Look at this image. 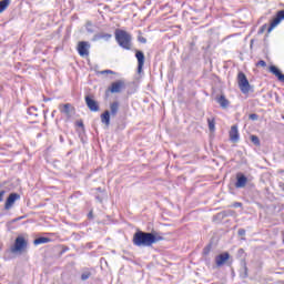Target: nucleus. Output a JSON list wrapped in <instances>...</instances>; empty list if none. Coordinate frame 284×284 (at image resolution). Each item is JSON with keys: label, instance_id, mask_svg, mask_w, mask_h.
<instances>
[{"label": "nucleus", "instance_id": "nucleus-1", "mask_svg": "<svg viewBox=\"0 0 284 284\" xmlns=\"http://www.w3.org/2000/svg\"><path fill=\"white\" fill-rule=\"evenodd\" d=\"M159 241H163V236L154 231H136L133 234V245H135L136 247H152V245H154V243H159Z\"/></svg>", "mask_w": 284, "mask_h": 284}, {"label": "nucleus", "instance_id": "nucleus-2", "mask_svg": "<svg viewBox=\"0 0 284 284\" xmlns=\"http://www.w3.org/2000/svg\"><path fill=\"white\" fill-rule=\"evenodd\" d=\"M114 34L115 41L120 48H123V50H132V34L121 29H116Z\"/></svg>", "mask_w": 284, "mask_h": 284}, {"label": "nucleus", "instance_id": "nucleus-3", "mask_svg": "<svg viewBox=\"0 0 284 284\" xmlns=\"http://www.w3.org/2000/svg\"><path fill=\"white\" fill-rule=\"evenodd\" d=\"M28 250V241L23 236H18L14 241V244L11 246V253L17 254Z\"/></svg>", "mask_w": 284, "mask_h": 284}, {"label": "nucleus", "instance_id": "nucleus-4", "mask_svg": "<svg viewBox=\"0 0 284 284\" xmlns=\"http://www.w3.org/2000/svg\"><path fill=\"white\" fill-rule=\"evenodd\" d=\"M237 81H239V88L243 94H248L250 93V81L247 80V77L245 73L240 72L237 75Z\"/></svg>", "mask_w": 284, "mask_h": 284}, {"label": "nucleus", "instance_id": "nucleus-5", "mask_svg": "<svg viewBox=\"0 0 284 284\" xmlns=\"http://www.w3.org/2000/svg\"><path fill=\"white\" fill-rule=\"evenodd\" d=\"M125 90V80H118L109 87V92L111 94H119Z\"/></svg>", "mask_w": 284, "mask_h": 284}, {"label": "nucleus", "instance_id": "nucleus-6", "mask_svg": "<svg viewBox=\"0 0 284 284\" xmlns=\"http://www.w3.org/2000/svg\"><path fill=\"white\" fill-rule=\"evenodd\" d=\"M17 201H21V195L19 193H10L6 200L4 210H12Z\"/></svg>", "mask_w": 284, "mask_h": 284}, {"label": "nucleus", "instance_id": "nucleus-7", "mask_svg": "<svg viewBox=\"0 0 284 284\" xmlns=\"http://www.w3.org/2000/svg\"><path fill=\"white\" fill-rule=\"evenodd\" d=\"M84 101L91 112H99V102L94 100V95H85Z\"/></svg>", "mask_w": 284, "mask_h": 284}, {"label": "nucleus", "instance_id": "nucleus-8", "mask_svg": "<svg viewBox=\"0 0 284 284\" xmlns=\"http://www.w3.org/2000/svg\"><path fill=\"white\" fill-rule=\"evenodd\" d=\"M283 20H284V10H280L277 11L276 16L272 19L271 24L267 29V32H272V30L276 28V26H278V23H281V21Z\"/></svg>", "mask_w": 284, "mask_h": 284}, {"label": "nucleus", "instance_id": "nucleus-9", "mask_svg": "<svg viewBox=\"0 0 284 284\" xmlns=\"http://www.w3.org/2000/svg\"><path fill=\"white\" fill-rule=\"evenodd\" d=\"M80 57H90V42L81 41L78 44Z\"/></svg>", "mask_w": 284, "mask_h": 284}, {"label": "nucleus", "instance_id": "nucleus-10", "mask_svg": "<svg viewBox=\"0 0 284 284\" xmlns=\"http://www.w3.org/2000/svg\"><path fill=\"white\" fill-rule=\"evenodd\" d=\"M135 58L138 60V74H141V72H143V65H145V53L136 50Z\"/></svg>", "mask_w": 284, "mask_h": 284}, {"label": "nucleus", "instance_id": "nucleus-11", "mask_svg": "<svg viewBox=\"0 0 284 284\" xmlns=\"http://www.w3.org/2000/svg\"><path fill=\"white\" fill-rule=\"evenodd\" d=\"M247 185V176L243 173H237L236 174V182H235V187L237 190H241Z\"/></svg>", "mask_w": 284, "mask_h": 284}, {"label": "nucleus", "instance_id": "nucleus-12", "mask_svg": "<svg viewBox=\"0 0 284 284\" xmlns=\"http://www.w3.org/2000/svg\"><path fill=\"white\" fill-rule=\"evenodd\" d=\"M230 261V253L225 252L215 257V263L217 267H222V265H225Z\"/></svg>", "mask_w": 284, "mask_h": 284}, {"label": "nucleus", "instance_id": "nucleus-13", "mask_svg": "<svg viewBox=\"0 0 284 284\" xmlns=\"http://www.w3.org/2000/svg\"><path fill=\"white\" fill-rule=\"evenodd\" d=\"M239 126L233 125L230 130V140L232 141V143H239Z\"/></svg>", "mask_w": 284, "mask_h": 284}, {"label": "nucleus", "instance_id": "nucleus-14", "mask_svg": "<svg viewBox=\"0 0 284 284\" xmlns=\"http://www.w3.org/2000/svg\"><path fill=\"white\" fill-rule=\"evenodd\" d=\"M270 72H272V74H274L278 79V81H282V83H284V74L283 72H281L280 69L276 68V65H271Z\"/></svg>", "mask_w": 284, "mask_h": 284}, {"label": "nucleus", "instance_id": "nucleus-15", "mask_svg": "<svg viewBox=\"0 0 284 284\" xmlns=\"http://www.w3.org/2000/svg\"><path fill=\"white\" fill-rule=\"evenodd\" d=\"M101 39L104 41H110L112 39V34L100 32L93 36V41H101Z\"/></svg>", "mask_w": 284, "mask_h": 284}, {"label": "nucleus", "instance_id": "nucleus-16", "mask_svg": "<svg viewBox=\"0 0 284 284\" xmlns=\"http://www.w3.org/2000/svg\"><path fill=\"white\" fill-rule=\"evenodd\" d=\"M219 105L221 108H223V110L230 108V100H226L225 99V95H220L217 99H216Z\"/></svg>", "mask_w": 284, "mask_h": 284}, {"label": "nucleus", "instance_id": "nucleus-17", "mask_svg": "<svg viewBox=\"0 0 284 284\" xmlns=\"http://www.w3.org/2000/svg\"><path fill=\"white\" fill-rule=\"evenodd\" d=\"M70 108H72V105L70 103L67 104H60L59 105V110L62 114H65L67 116H70Z\"/></svg>", "mask_w": 284, "mask_h": 284}, {"label": "nucleus", "instance_id": "nucleus-18", "mask_svg": "<svg viewBox=\"0 0 284 284\" xmlns=\"http://www.w3.org/2000/svg\"><path fill=\"white\" fill-rule=\"evenodd\" d=\"M101 122L106 125V128H110V111H104L101 114Z\"/></svg>", "mask_w": 284, "mask_h": 284}, {"label": "nucleus", "instance_id": "nucleus-19", "mask_svg": "<svg viewBox=\"0 0 284 284\" xmlns=\"http://www.w3.org/2000/svg\"><path fill=\"white\" fill-rule=\"evenodd\" d=\"M110 112H111V116H115L116 114H119V102H112L110 104Z\"/></svg>", "mask_w": 284, "mask_h": 284}, {"label": "nucleus", "instance_id": "nucleus-20", "mask_svg": "<svg viewBox=\"0 0 284 284\" xmlns=\"http://www.w3.org/2000/svg\"><path fill=\"white\" fill-rule=\"evenodd\" d=\"M50 239L49 237H38L33 241L34 245H43L45 243H50Z\"/></svg>", "mask_w": 284, "mask_h": 284}, {"label": "nucleus", "instance_id": "nucleus-21", "mask_svg": "<svg viewBox=\"0 0 284 284\" xmlns=\"http://www.w3.org/2000/svg\"><path fill=\"white\" fill-rule=\"evenodd\" d=\"M10 6V0H2L0 1V14L4 12V10Z\"/></svg>", "mask_w": 284, "mask_h": 284}, {"label": "nucleus", "instance_id": "nucleus-22", "mask_svg": "<svg viewBox=\"0 0 284 284\" xmlns=\"http://www.w3.org/2000/svg\"><path fill=\"white\" fill-rule=\"evenodd\" d=\"M27 112L30 116H38L36 106H30Z\"/></svg>", "mask_w": 284, "mask_h": 284}, {"label": "nucleus", "instance_id": "nucleus-23", "mask_svg": "<svg viewBox=\"0 0 284 284\" xmlns=\"http://www.w3.org/2000/svg\"><path fill=\"white\" fill-rule=\"evenodd\" d=\"M207 123H209V130L211 132H214L215 130V122H214V119H207Z\"/></svg>", "mask_w": 284, "mask_h": 284}, {"label": "nucleus", "instance_id": "nucleus-24", "mask_svg": "<svg viewBox=\"0 0 284 284\" xmlns=\"http://www.w3.org/2000/svg\"><path fill=\"white\" fill-rule=\"evenodd\" d=\"M90 276H92V273H90V271H85L81 274V281H88Z\"/></svg>", "mask_w": 284, "mask_h": 284}, {"label": "nucleus", "instance_id": "nucleus-25", "mask_svg": "<svg viewBox=\"0 0 284 284\" xmlns=\"http://www.w3.org/2000/svg\"><path fill=\"white\" fill-rule=\"evenodd\" d=\"M251 141L254 145H261V140L256 135H251Z\"/></svg>", "mask_w": 284, "mask_h": 284}, {"label": "nucleus", "instance_id": "nucleus-26", "mask_svg": "<svg viewBox=\"0 0 284 284\" xmlns=\"http://www.w3.org/2000/svg\"><path fill=\"white\" fill-rule=\"evenodd\" d=\"M256 67H257V68H267V62H265L264 60H260V61L256 63Z\"/></svg>", "mask_w": 284, "mask_h": 284}, {"label": "nucleus", "instance_id": "nucleus-27", "mask_svg": "<svg viewBox=\"0 0 284 284\" xmlns=\"http://www.w3.org/2000/svg\"><path fill=\"white\" fill-rule=\"evenodd\" d=\"M248 119H250L251 121H258V114L252 113V114L248 115Z\"/></svg>", "mask_w": 284, "mask_h": 284}, {"label": "nucleus", "instance_id": "nucleus-28", "mask_svg": "<svg viewBox=\"0 0 284 284\" xmlns=\"http://www.w3.org/2000/svg\"><path fill=\"white\" fill-rule=\"evenodd\" d=\"M3 196H6V190L0 191V203H3Z\"/></svg>", "mask_w": 284, "mask_h": 284}, {"label": "nucleus", "instance_id": "nucleus-29", "mask_svg": "<svg viewBox=\"0 0 284 284\" xmlns=\"http://www.w3.org/2000/svg\"><path fill=\"white\" fill-rule=\"evenodd\" d=\"M91 26H92V22L87 23V32H90V33L94 32V30L90 29Z\"/></svg>", "mask_w": 284, "mask_h": 284}, {"label": "nucleus", "instance_id": "nucleus-30", "mask_svg": "<svg viewBox=\"0 0 284 284\" xmlns=\"http://www.w3.org/2000/svg\"><path fill=\"white\" fill-rule=\"evenodd\" d=\"M138 41L140 43H148V39H145V38L141 37V36L138 38Z\"/></svg>", "mask_w": 284, "mask_h": 284}, {"label": "nucleus", "instance_id": "nucleus-31", "mask_svg": "<svg viewBox=\"0 0 284 284\" xmlns=\"http://www.w3.org/2000/svg\"><path fill=\"white\" fill-rule=\"evenodd\" d=\"M239 236H245V229H240L237 231Z\"/></svg>", "mask_w": 284, "mask_h": 284}, {"label": "nucleus", "instance_id": "nucleus-32", "mask_svg": "<svg viewBox=\"0 0 284 284\" xmlns=\"http://www.w3.org/2000/svg\"><path fill=\"white\" fill-rule=\"evenodd\" d=\"M101 74H114V71H112V70H104V71H101Z\"/></svg>", "mask_w": 284, "mask_h": 284}, {"label": "nucleus", "instance_id": "nucleus-33", "mask_svg": "<svg viewBox=\"0 0 284 284\" xmlns=\"http://www.w3.org/2000/svg\"><path fill=\"white\" fill-rule=\"evenodd\" d=\"M95 199L99 201V203H103V197H101V195H97Z\"/></svg>", "mask_w": 284, "mask_h": 284}, {"label": "nucleus", "instance_id": "nucleus-34", "mask_svg": "<svg viewBox=\"0 0 284 284\" xmlns=\"http://www.w3.org/2000/svg\"><path fill=\"white\" fill-rule=\"evenodd\" d=\"M241 202H237V203H235V204H233V207H241Z\"/></svg>", "mask_w": 284, "mask_h": 284}, {"label": "nucleus", "instance_id": "nucleus-35", "mask_svg": "<svg viewBox=\"0 0 284 284\" xmlns=\"http://www.w3.org/2000/svg\"><path fill=\"white\" fill-rule=\"evenodd\" d=\"M79 128H83V122L78 123Z\"/></svg>", "mask_w": 284, "mask_h": 284}, {"label": "nucleus", "instance_id": "nucleus-36", "mask_svg": "<svg viewBox=\"0 0 284 284\" xmlns=\"http://www.w3.org/2000/svg\"><path fill=\"white\" fill-rule=\"evenodd\" d=\"M17 221H21V217L14 219L13 223H17Z\"/></svg>", "mask_w": 284, "mask_h": 284}, {"label": "nucleus", "instance_id": "nucleus-37", "mask_svg": "<svg viewBox=\"0 0 284 284\" xmlns=\"http://www.w3.org/2000/svg\"><path fill=\"white\" fill-rule=\"evenodd\" d=\"M210 252V248H204V254H207Z\"/></svg>", "mask_w": 284, "mask_h": 284}, {"label": "nucleus", "instance_id": "nucleus-38", "mask_svg": "<svg viewBox=\"0 0 284 284\" xmlns=\"http://www.w3.org/2000/svg\"><path fill=\"white\" fill-rule=\"evenodd\" d=\"M89 217H92V212L89 213Z\"/></svg>", "mask_w": 284, "mask_h": 284}, {"label": "nucleus", "instance_id": "nucleus-39", "mask_svg": "<svg viewBox=\"0 0 284 284\" xmlns=\"http://www.w3.org/2000/svg\"><path fill=\"white\" fill-rule=\"evenodd\" d=\"M54 112H57V111H53V112H52V116H54Z\"/></svg>", "mask_w": 284, "mask_h": 284}, {"label": "nucleus", "instance_id": "nucleus-40", "mask_svg": "<svg viewBox=\"0 0 284 284\" xmlns=\"http://www.w3.org/2000/svg\"><path fill=\"white\" fill-rule=\"evenodd\" d=\"M0 187H3V184H0Z\"/></svg>", "mask_w": 284, "mask_h": 284}]
</instances>
